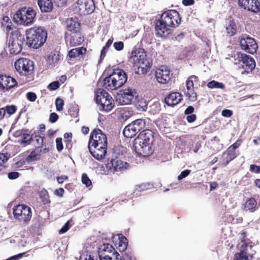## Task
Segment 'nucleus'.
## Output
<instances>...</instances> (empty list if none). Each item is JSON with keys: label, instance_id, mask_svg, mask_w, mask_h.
<instances>
[{"label": "nucleus", "instance_id": "obj_54", "mask_svg": "<svg viewBox=\"0 0 260 260\" xmlns=\"http://www.w3.org/2000/svg\"><path fill=\"white\" fill-rule=\"evenodd\" d=\"M232 114L233 112L228 109H224L221 112V115L225 117H230L232 115Z\"/></svg>", "mask_w": 260, "mask_h": 260}, {"label": "nucleus", "instance_id": "obj_14", "mask_svg": "<svg viewBox=\"0 0 260 260\" xmlns=\"http://www.w3.org/2000/svg\"><path fill=\"white\" fill-rule=\"evenodd\" d=\"M14 217L20 221H27L31 217V209L24 205H18L13 209Z\"/></svg>", "mask_w": 260, "mask_h": 260}, {"label": "nucleus", "instance_id": "obj_23", "mask_svg": "<svg viewBox=\"0 0 260 260\" xmlns=\"http://www.w3.org/2000/svg\"><path fill=\"white\" fill-rule=\"evenodd\" d=\"M88 147L90 154L96 159L101 160L105 157L107 146H88Z\"/></svg>", "mask_w": 260, "mask_h": 260}, {"label": "nucleus", "instance_id": "obj_11", "mask_svg": "<svg viewBox=\"0 0 260 260\" xmlns=\"http://www.w3.org/2000/svg\"><path fill=\"white\" fill-rule=\"evenodd\" d=\"M95 9L93 0H78L76 3L75 11L80 15L92 13Z\"/></svg>", "mask_w": 260, "mask_h": 260}, {"label": "nucleus", "instance_id": "obj_60", "mask_svg": "<svg viewBox=\"0 0 260 260\" xmlns=\"http://www.w3.org/2000/svg\"><path fill=\"white\" fill-rule=\"evenodd\" d=\"M68 177L65 175H62L59 177H57V180L58 183L61 184L65 180L68 179Z\"/></svg>", "mask_w": 260, "mask_h": 260}, {"label": "nucleus", "instance_id": "obj_47", "mask_svg": "<svg viewBox=\"0 0 260 260\" xmlns=\"http://www.w3.org/2000/svg\"><path fill=\"white\" fill-rule=\"evenodd\" d=\"M113 47L117 51H121L123 49L124 44L121 41L116 42L113 44Z\"/></svg>", "mask_w": 260, "mask_h": 260}, {"label": "nucleus", "instance_id": "obj_62", "mask_svg": "<svg viewBox=\"0 0 260 260\" xmlns=\"http://www.w3.org/2000/svg\"><path fill=\"white\" fill-rule=\"evenodd\" d=\"M194 3L193 0H183L182 1V4L184 6H190L193 5Z\"/></svg>", "mask_w": 260, "mask_h": 260}, {"label": "nucleus", "instance_id": "obj_17", "mask_svg": "<svg viewBox=\"0 0 260 260\" xmlns=\"http://www.w3.org/2000/svg\"><path fill=\"white\" fill-rule=\"evenodd\" d=\"M153 134V132L149 129H146L141 132L138 137L136 138V145L138 146L137 148H140L139 145H138L140 143H144L151 146L154 139ZM137 149H139V148Z\"/></svg>", "mask_w": 260, "mask_h": 260}, {"label": "nucleus", "instance_id": "obj_48", "mask_svg": "<svg viewBox=\"0 0 260 260\" xmlns=\"http://www.w3.org/2000/svg\"><path fill=\"white\" fill-rule=\"evenodd\" d=\"M56 149L58 151H60L63 149V145L62 143V139L57 138L56 139Z\"/></svg>", "mask_w": 260, "mask_h": 260}, {"label": "nucleus", "instance_id": "obj_42", "mask_svg": "<svg viewBox=\"0 0 260 260\" xmlns=\"http://www.w3.org/2000/svg\"><path fill=\"white\" fill-rule=\"evenodd\" d=\"M55 105L57 111H62L63 109V106L64 105L63 100L59 98H57L55 100Z\"/></svg>", "mask_w": 260, "mask_h": 260}, {"label": "nucleus", "instance_id": "obj_3", "mask_svg": "<svg viewBox=\"0 0 260 260\" xmlns=\"http://www.w3.org/2000/svg\"><path fill=\"white\" fill-rule=\"evenodd\" d=\"M145 52L143 50H133L131 58L133 59L134 66L138 68V73L143 74L149 71L151 63L146 58Z\"/></svg>", "mask_w": 260, "mask_h": 260}, {"label": "nucleus", "instance_id": "obj_61", "mask_svg": "<svg viewBox=\"0 0 260 260\" xmlns=\"http://www.w3.org/2000/svg\"><path fill=\"white\" fill-rule=\"evenodd\" d=\"M80 260H97V258H94V256L91 255H86L84 258L83 256H81Z\"/></svg>", "mask_w": 260, "mask_h": 260}, {"label": "nucleus", "instance_id": "obj_37", "mask_svg": "<svg viewBox=\"0 0 260 260\" xmlns=\"http://www.w3.org/2000/svg\"><path fill=\"white\" fill-rule=\"evenodd\" d=\"M187 91L185 92L186 95L188 99L191 102H194L197 99L196 92L194 91L193 88L186 89Z\"/></svg>", "mask_w": 260, "mask_h": 260}, {"label": "nucleus", "instance_id": "obj_4", "mask_svg": "<svg viewBox=\"0 0 260 260\" xmlns=\"http://www.w3.org/2000/svg\"><path fill=\"white\" fill-rule=\"evenodd\" d=\"M36 15L35 11L31 8L23 7L14 15L13 20L18 24L28 26L32 24Z\"/></svg>", "mask_w": 260, "mask_h": 260}, {"label": "nucleus", "instance_id": "obj_35", "mask_svg": "<svg viewBox=\"0 0 260 260\" xmlns=\"http://www.w3.org/2000/svg\"><path fill=\"white\" fill-rule=\"evenodd\" d=\"M120 118L123 121H125L130 118L133 114V111L128 108H125L121 109L120 111Z\"/></svg>", "mask_w": 260, "mask_h": 260}, {"label": "nucleus", "instance_id": "obj_5", "mask_svg": "<svg viewBox=\"0 0 260 260\" xmlns=\"http://www.w3.org/2000/svg\"><path fill=\"white\" fill-rule=\"evenodd\" d=\"M123 150H121L122 152ZM123 153L119 154L115 150L112 157L108 160L106 164V168L111 172L124 171L129 168V164L122 160Z\"/></svg>", "mask_w": 260, "mask_h": 260}, {"label": "nucleus", "instance_id": "obj_18", "mask_svg": "<svg viewBox=\"0 0 260 260\" xmlns=\"http://www.w3.org/2000/svg\"><path fill=\"white\" fill-rule=\"evenodd\" d=\"M24 38V36L20 35L16 39H10L9 48L11 54H17L22 50Z\"/></svg>", "mask_w": 260, "mask_h": 260}, {"label": "nucleus", "instance_id": "obj_27", "mask_svg": "<svg viewBox=\"0 0 260 260\" xmlns=\"http://www.w3.org/2000/svg\"><path fill=\"white\" fill-rule=\"evenodd\" d=\"M66 23L68 31L75 34L80 31V24L75 19L72 18L67 19Z\"/></svg>", "mask_w": 260, "mask_h": 260}, {"label": "nucleus", "instance_id": "obj_24", "mask_svg": "<svg viewBox=\"0 0 260 260\" xmlns=\"http://www.w3.org/2000/svg\"><path fill=\"white\" fill-rule=\"evenodd\" d=\"M178 18V12L174 10H169L164 12L160 17V20L169 27H172L174 25L171 19Z\"/></svg>", "mask_w": 260, "mask_h": 260}, {"label": "nucleus", "instance_id": "obj_6", "mask_svg": "<svg viewBox=\"0 0 260 260\" xmlns=\"http://www.w3.org/2000/svg\"><path fill=\"white\" fill-rule=\"evenodd\" d=\"M246 233L242 231L238 234L239 238L241 240L238 244V248L240 252L235 254L234 260H250L247 251L248 248H251L253 246L251 241L248 239H245Z\"/></svg>", "mask_w": 260, "mask_h": 260}, {"label": "nucleus", "instance_id": "obj_63", "mask_svg": "<svg viewBox=\"0 0 260 260\" xmlns=\"http://www.w3.org/2000/svg\"><path fill=\"white\" fill-rule=\"evenodd\" d=\"M64 192V189L62 188H59L58 189H56L55 193L56 195L61 197Z\"/></svg>", "mask_w": 260, "mask_h": 260}, {"label": "nucleus", "instance_id": "obj_21", "mask_svg": "<svg viewBox=\"0 0 260 260\" xmlns=\"http://www.w3.org/2000/svg\"><path fill=\"white\" fill-rule=\"evenodd\" d=\"M239 5L244 9L254 13L260 11V3L258 0H239Z\"/></svg>", "mask_w": 260, "mask_h": 260}, {"label": "nucleus", "instance_id": "obj_50", "mask_svg": "<svg viewBox=\"0 0 260 260\" xmlns=\"http://www.w3.org/2000/svg\"><path fill=\"white\" fill-rule=\"evenodd\" d=\"M70 221H68L59 231V234H64L69 230Z\"/></svg>", "mask_w": 260, "mask_h": 260}, {"label": "nucleus", "instance_id": "obj_55", "mask_svg": "<svg viewBox=\"0 0 260 260\" xmlns=\"http://www.w3.org/2000/svg\"><path fill=\"white\" fill-rule=\"evenodd\" d=\"M171 21L173 22L174 25H172V27H175L178 26V25L181 22V18L179 13H178V18L175 19H171Z\"/></svg>", "mask_w": 260, "mask_h": 260}, {"label": "nucleus", "instance_id": "obj_44", "mask_svg": "<svg viewBox=\"0 0 260 260\" xmlns=\"http://www.w3.org/2000/svg\"><path fill=\"white\" fill-rule=\"evenodd\" d=\"M82 182L87 187L91 185V181L86 174H82Z\"/></svg>", "mask_w": 260, "mask_h": 260}, {"label": "nucleus", "instance_id": "obj_53", "mask_svg": "<svg viewBox=\"0 0 260 260\" xmlns=\"http://www.w3.org/2000/svg\"><path fill=\"white\" fill-rule=\"evenodd\" d=\"M58 118V116L55 113H51L50 115L49 120L52 123L55 122Z\"/></svg>", "mask_w": 260, "mask_h": 260}, {"label": "nucleus", "instance_id": "obj_49", "mask_svg": "<svg viewBox=\"0 0 260 260\" xmlns=\"http://www.w3.org/2000/svg\"><path fill=\"white\" fill-rule=\"evenodd\" d=\"M27 99L30 102H34L37 99L36 94L32 92H29L26 94Z\"/></svg>", "mask_w": 260, "mask_h": 260}, {"label": "nucleus", "instance_id": "obj_43", "mask_svg": "<svg viewBox=\"0 0 260 260\" xmlns=\"http://www.w3.org/2000/svg\"><path fill=\"white\" fill-rule=\"evenodd\" d=\"M6 113L7 112L9 115L13 114L17 110V108L14 105L7 106L5 108Z\"/></svg>", "mask_w": 260, "mask_h": 260}, {"label": "nucleus", "instance_id": "obj_51", "mask_svg": "<svg viewBox=\"0 0 260 260\" xmlns=\"http://www.w3.org/2000/svg\"><path fill=\"white\" fill-rule=\"evenodd\" d=\"M9 157L7 154L0 153V166H3L4 164L7 161Z\"/></svg>", "mask_w": 260, "mask_h": 260}, {"label": "nucleus", "instance_id": "obj_32", "mask_svg": "<svg viewBox=\"0 0 260 260\" xmlns=\"http://www.w3.org/2000/svg\"><path fill=\"white\" fill-rule=\"evenodd\" d=\"M258 208L257 202L253 198L248 199L244 204V210L250 212H254Z\"/></svg>", "mask_w": 260, "mask_h": 260}, {"label": "nucleus", "instance_id": "obj_64", "mask_svg": "<svg viewBox=\"0 0 260 260\" xmlns=\"http://www.w3.org/2000/svg\"><path fill=\"white\" fill-rule=\"evenodd\" d=\"M186 89L193 88V83L187 79L186 82Z\"/></svg>", "mask_w": 260, "mask_h": 260}, {"label": "nucleus", "instance_id": "obj_16", "mask_svg": "<svg viewBox=\"0 0 260 260\" xmlns=\"http://www.w3.org/2000/svg\"><path fill=\"white\" fill-rule=\"evenodd\" d=\"M239 64L246 73L251 72L255 67L254 59L250 56L241 53L238 55Z\"/></svg>", "mask_w": 260, "mask_h": 260}, {"label": "nucleus", "instance_id": "obj_45", "mask_svg": "<svg viewBox=\"0 0 260 260\" xmlns=\"http://www.w3.org/2000/svg\"><path fill=\"white\" fill-rule=\"evenodd\" d=\"M59 87V83L58 81H56L50 83L48 86V88L50 90H54Z\"/></svg>", "mask_w": 260, "mask_h": 260}, {"label": "nucleus", "instance_id": "obj_28", "mask_svg": "<svg viewBox=\"0 0 260 260\" xmlns=\"http://www.w3.org/2000/svg\"><path fill=\"white\" fill-rule=\"evenodd\" d=\"M238 154L233 148H228L222 155V163L224 166L226 165L230 161L234 159Z\"/></svg>", "mask_w": 260, "mask_h": 260}, {"label": "nucleus", "instance_id": "obj_8", "mask_svg": "<svg viewBox=\"0 0 260 260\" xmlns=\"http://www.w3.org/2000/svg\"><path fill=\"white\" fill-rule=\"evenodd\" d=\"M137 96L136 90L132 87H127L119 91L116 99V102L120 105L131 104Z\"/></svg>", "mask_w": 260, "mask_h": 260}, {"label": "nucleus", "instance_id": "obj_59", "mask_svg": "<svg viewBox=\"0 0 260 260\" xmlns=\"http://www.w3.org/2000/svg\"><path fill=\"white\" fill-rule=\"evenodd\" d=\"M194 111V108L191 106H188L185 110L184 113L185 115L191 114Z\"/></svg>", "mask_w": 260, "mask_h": 260}, {"label": "nucleus", "instance_id": "obj_30", "mask_svg": "<svg viewBox=\"0 0 260 260\" xmlns=\"http://www.w3.org/2000/svg\"><path fill=\"white\" fill-rule=\"evenodd\" d=\"M38 4L41 11L43 12H50L53 9L51 0H38Z\"/></svg>", "mask_w": 260, "mask_h": 260}, {"label": "nucleus", "instance_id": "obj_39", "mask_svg": "<svg viewBox=\"0 0 260 260\" xmlns=\"http://www.w3.org/2000/svg\"><path fill=\"white\" fill-rule=\"evenodd\" d=\"M127 244V239L125 237H121L119 238L118 247L120 251H124L126 249Z\"/></svg>", "mask_w": 260, "mask_h": 260}, {"label": "nucleus", "instance_id": "obj_7", "mask_svg": "<svg viewBox=\"0 0 260 260\" xmlns=\"http://www.w3.org/2000/svg\"><path fill=\"white\" fill-rule=\"evenodd\" d=\"M96 103L100 105L101 110L111 111L114 106V101L111 96L105 90L99 89L95 93Z\"/></svg>", "mask_w": 260, "mask_h": 260}, {"label": "nucleus", "instance_id": "obj_52", "mask_svg": "<svg viewBox=\"0 0 260 260\" xmlns=\"http://www.w3.org/2000/svg\"><path fill=\"white\" fill-rule=\"evenodd\" d=\"M250 171L255 173H259L260 166H257L255 165H251L250 166Z\"/></svg>", "mask_w": 260, "mask_h": 260}, {"label": "nucleus", "instance_id": "obj_56", "mask_svg": "<svg viewBox=\"0 0 260 260\" xmlns=\"http://www.w3.org/2000/svg\"><path fill=\"white\" fill-rule=\"evenodd\" d=\"M19 174L17 172H12L8 174V178L11 180L15 179L19 177Z\"/></svg>", "mask_w": 260, "mask_h": 260}, {"label": "nucleus", "instance_id": "obj_29", "mask_svg": "<svg viewBox=\"0 0 260 260\" xmlns=\"http://www.w3.org/2000/svg\"><path fill=\"white\" fill-rule=\"evenodd\" d=\"M226 33L229 36L235 35L237 32V26L236 22L232 20L226 21L224 25Z\"/></svg>", "mask_w": 260, "mask_h": 260}, {"label": "nucleus", "instance_id": "obj_12", "mask_svg": "<svg viewBox=\"0 0 260 260\" xmlns=\"http://www.w3.org/2000/svg\"><path fill=\"white\" fill-rule=\"evenodd\" d=\"M99 256L100 260H119V254L111 245L106 244L99 248Z\"/></svg>", "mask_w": 260, "mask_h": 260}, {"label": "nucleus", "instance_id": "obj_13", "mask_svg": "<svg viewBox=\"0 0 260 260\" xmlns=\"http://www.w3.org/2000/svg\"><path fill=\"white\" fill-rule=\"evenodd\" d=\"M88 146H107L106 136L101 129H94L90 134Z\"/></svg>", "mask_w": 260, "mask_h": 260}, {"label": "nucleus", "instance_id": "obj_15", "mask_svg": "<svg viewBox=\"0 0 260 260\" xmlns=\"http://www.w3.org/2000/svg\"><path fill=\"white\" fill-rule=\"evenodd\" d=\"M240 45L242 50L250 54L255 53L258 47L255 40L246 35L241 38Z\"/></svg>", "mask_w": 260, "mask_h": 260}, {"label": "nucleus", "instance_id": "obj_33", "mask_svg": "<svg viewBox=\"0 0 260 260\" xmlns=\"http://www.w3.org/2000/svg\"><path fill=\"white\" fill-rule=\"evenodd\" d=\"M86 49L84 47H78L70 50L68 53L70 58L80 57L85 53Z\"/></svg>", "mask_w": 260, "mask_h": 260}, {"label": "nucleus", "instance_id": "obj_20", "mask_svg": "<svg viewBox=\"0 0 260 260\" xmlns=\"http://www.w3.org/2000/svg\"><path fill=\"white\" fill-rule=\"evenodd\" d=\"M17 85V82L14 78L0 74V91L8 90Z\"/></svg>", "mask_w": 260, "mask_h": 260}, {"label": "nucleus", "instance_id": "obj_2", "mask_svg": "<svg viewBox=\"0 0 260 260\" xmlns=\"http://www.w3.org/2000/svg\"><path fill=\"white\" fill-rule=\"evenodd\" d=\"M127 80L125 72L121 69H117L108 77L105 78L103 86L108 90H114L121 87Z\"/></svg>", "mask_w": 260, "mask_h": 260}, {"label": "nucleus", "instance_id": "obj_1", "mask_svg": "<svg viewBox=\"0 0 260 260\" xmlns=\"http://www.w3.org/2000/svg\"><path fill=\"white\" fill-rule=\"evenodd\" d=\"M26 36L28 46L34 48H38L46 42L47 33L42 27H34L26 31Z\"/></svg>", "mask_w": 260, "mask_h": 260}, {"label": "nucleus", "instance_id": "obj_31", "mask_svg": "<svg viewBox=\"0 0 260 260\" xmlns=\"http://www.w3.org/2000/svg\"><path fill=\"white\" fill-rule=\"evenodd\" d=\"M46 148L43 149L40 146H38L34 151H32L27 156V160L29 161H34L37 160L39 156L42 153H45L47 151Z\"/></svg>", "mask_w": 260, "mask_h": 260}, {"label": "nucleus", "instance_id": "obj_25", "mask_svg": "<svg viewBox=\"0 0 260 260\" xmlns=\"http://www.w3.org/2000/svg\"><path fill=\"white\" fill-rule=\"evenodd\" d=\"M140 148H139V149L137 148V145H136V139L134 140V143L133 144V149L135 151V152L139 155H142L143 156H148L151 154L153 152V150L151 148V146L148 144H146L144 143H140L139 145Z\"/></svg>", "mask_w": 260, "mask_h": 260}, {"label": "nucleus", "instance_id": "obj_57", "mask_svg": "<svg viewBox=\"0 0 260 260\" xmlns=\"http://www.w3.org/2000/svg\"><path fill=\"white\" fill-rule=\"evenodd\" d=\"M196 118H197V117L195 114H191L190 115L189 114L186 116V120L188 122H190V123L196 120Z\"/></svg>", "mask_w": 260, "mask_h": 260}, {"label": "nucleus", "instance_id": "obj_9", "mask_svg": "<svg viewBox=\"0 0 260 260\" xmlns=\"http://www.w3.org/2000/svg\"><path fill=\"white\" fill-rule=\"evenodd\" d=\"M145 125V120L142 119H138L126 126L123 134L124 137L131 138L136 135Z\"/></svg>", "mask_w": 260, "mask_h": 260}, {"label": "nucleus", "instance_id": "obj_10", "mask_svg": "<svg viewBox=\"0 0 260 260\" xmlns=\"http://www.w3.org/2000/svg\"><path fill=\"white\" fill-rule=\"evenodd\" d=\"M15 68L20 75H28L33 72L34 62L29 59L20 58L15 61Z\"/></svg>", "mask_w": 260, "mask_h": 260}, {"label": "nucleus", "instance_id": "obj_19", "mask_svg": "<svg viewBox=\"0 0 260 260\" xmlns=\"http://www.w3.org/2000/svg\"><path fill=\"white\" fill-rule=\"evenodd\" d=\"M172 74L167 67L161 66L155 71L157 81L160 84H166L171 79Z\"/></svg>", "mask_w": 260, "mask_h": 260}, {"label": "nucleus", "instance_id": "obj_26", "mask_svg": "<svg viewBox=\"0 0 260 260\" xmlns=\"http://www.w3.org/2000/svg\"><path fill=\"white\" fill-rule=\"evenodd\" d=\"M182 100V96L179 92H173L165 99V103L170 106L177 105Z\"/></svg>", "mask_w": 260, "mask_h": 260}, {"label": "nucleus", "instance_id": "obj_40", "mask_svg": "<svg viewBox=\"0 0 260 260\" xmlns=\"http://www.w3.org/2000/svg\"><path fill=\"white\" fill-rule=\"evenodd\" d=\"M152 186V185L150 183H142L139 185L136 186V189L138 190V191H142L148 189L150 188H151Z\"/></svg>", "mask_w": 260, "mask_h": 260}, {"label": "nucleus", "instance_id": "obj_38", "mask_svg": "<svg viewBox=\"0 0 260 260\" xmlns=\"http://www.w3.org/2000/svg\"><path fill=\"white\" fill-rule=\"evenodd\" d=\"M207 87L209 88H220L223 89L224 88V85L221 82H219L216 81L215 80H212L208 83L207 85Z\"/></svg>", "mask_w": 260, "mask_h": 260}, {"label": "nucleus", "instance_id": "obj_34", "mask_svg": "<svg viewBox=\"0 0 260 260\" xmlns=\"http://www.w3.org/2000/svg\"><path fill=\"white\" fill-rule=\"evenodd\" d=\"M59 59V54L58 52H52L48 55L47 61L49 64L55 65Z\"/></svg>", "mask_w": 260, "mask_h": 260}, {"label": "nucleus", "instance_id": "obj_46", "mask_svg": "<svg viewBox=\"0 0 260 260\" xmlns=\"http://www.w3.org/2000/svg\"><path fill=\"white\" fill-rule=\"evenodd\" d=\"M191 171L190 170H185L182 171L180 174L178 176V180H181L183 178H185L190 173Z\"/></svg>", "mask_w": 260, "mask_h": 260}, {"label": "nucleus", "instance_id": "obj_41", "mask_svg": "<svg viewBox=\"0 0 260 260\" xmlns=\"http://www.w3.org/2000/svg\"><path fill=\"white\" fill-rule=\"evenodd\" d=\"M38 145H41L42 148L43 147L44 140L45 139L44 137L41 136L39 135H34V139Z\"/></svg>", "mask_w": 260, "mask_h": 260}, {"label": "nucleus", "instance_id": "obj_22", "mask_svg": "<svg viewBox=\"0 0 260 260\" xmlns=\"http://www.w3.org/2000/svg\"><path fill=\"white\" fill-rule=\"evenodd\" d=\"M156 35L161 38H166L172 34V29L160 19L155 24Z\"/></svg>", "mask_w": 260, "mask_h": 260}, {"label": "nucleus", "instance_id": "obj_58", "mask_svg": "<svg viewBox=\"0 0 260 260\" xmlns=\"http://www.w3.org/2000/svg\"><path fill=\"white\" fill-rule=\"evenodd\" d=\"M108 49L109 48L108 47H106L105 46L103 47L101 51L100 60H102L104 59Z\"/></svg>", "mask_w": 260, "mask_h": 260}, {"label": "nucleus", "instance_id": "obj_36", "mask_svg": "<svg viewBox=\"0 0 260 260\" xmlns=\"http://www.w3.org/2000/svg\"><path fill=\"white\" fill-rule=\"evenodd\" d=\"M21 144L24 145H27L31 143V141L34 139V135H30L27 133H23L21 135Z\"/></svg>", "mask_w": 260, "mask_h": 260}]
</instances>
